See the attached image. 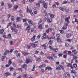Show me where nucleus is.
<instances>
[{
	"label": "nucleus",
	"instance_id": "f257e3e1",
	"mask_svg": "<svg viewBox=\"0 0 78 78\" xmlns=\"http://www.w3.org/2000/svg\"><path fill=\"white\" fill-rule=\"evenodd\" d=\"M38 3H37L36 4V6H40V4H41V3H43V5L44 6V8L46 9L47 8V4L45 2H44V1H39Z\"/></svg>",
	"mask_w": 78,
	"mask_h": 78
},
{
	"label": "nucleus",
	"instance_id": "f03ea898",
	"mask_svg": "<svg viewBox=\"0 0 78 78\" xmlns=\"http://www.w3.org/2000/svg\"><path fill=\"white\" fill-rule=\"evenodd\" d=\"M13 50L14 49H11L10 51L9 50H7L5 52L4 55L2 57V61H5V55H7V53H9V51L10 53H12Z\"/></svg>",
	"mask_w": 78,
	"mask_h": 78
},
{
	"label": "nucleus",
	"instance_id": "7ed1b4c3",
	"mask_svg": "<svg viewBox=\"0 0 78 78\" xmlns=\"http://www.w3.org/2000/svg\"><path fill=\"white\" fill-rule=\"evenodd\" d=\"M49 15L50 16V17L51 18H53L54 17V15L52 14L49 13L48 14V15L46 14L45 15V20H47V19H48V16Z\"/></svg>",
	"mask_w": 78,
	"mask_h": 78
},
{
	"label": "nucleus",
	"instance_id": "20e7f679",
	"mask_svg": "<svg viewBox=\"0 0 78 78\" xmlns=\"http://www.w3.org/2000/svg\"><path fill=\"white\" fill-rule=\"evenodd\" d=\"M70 74L68 73H65L63 74V77L65 78H67L68 76L70 77Z\"/></svg>",
	"mask_w": 78,
	"mask_h": 78
},
{
	"label": "nucleus",
	"instance_id": "39448f33",
	"mask_svg": "<svg viewBox=\"0 0 78 78\" xmlns=\"http://www.w3.org/2000/svg\"><path fill=\"white\" fill-rule=\"evenodd\" d=\"M59 9L60 10H61V11H66V12H69V9H66V8H63L62 7H60L59 8Z\"/></svg>",
	"mask_w": 78,
	"mask_h": 78
},
{
	"label": "nucleus",
	"instance_id": "423d86ee",
	"mask_svg": "<svg viewBox=\"0 0 78 78\" xmlns=\"http://www.w3.org/2000/svg\"><path fill=\"white\" fill-rule=\"evenodd\" d=\"M27 12H29V13H30L31 16H33L34 14H33V13L32 12V10L31 9H29V8L28 7H27Z\"/></svg>",
	"mask_w": 78,
	"mask_h": 78
},
{
	"label": "nucleus",
	"instance_id": "0eeeda50",
	"mask_svg": "<svg viewBox=\"0 0 78 78\" xmlns=\"http://www.w3.org/2000/svg\"><path fill=\"white\" fill-rule=\"evenodd\" d=\"M49 48L51 49V50H53L54 51L55 53V52H57L58 51V48H56L55 49H54V48H53L51 46H49Z\"/></svg>",
	"mask_w": 78,
	"mask_h": 78
},
{
	"label": "nucleus",
	"instance_id": "6e6552de",
	"mask_svg": "<svg viewBox=\"0 0 78 78\" xmlns=\"http://www.w3.org/2000/svg\"><path fill=\"white\" fill-rule=\"evenodd\" d=\"M71 55L73 56V59H75V62L76 63H78V60H77V58H78V57H77L75 55H74L73 54H72Z\"/></svg>",
	"mask_w": 78,
	"mask_h": 78
},
{
	"label": "nucleus",
	"instance_id": "1a4fd4ad",
	"mask_svg": "<svg viewBox=\"0 0 78 78\" xmlns=\"http://www.w3.org/2000/svg\"><path fill=\"white\" fill-rule=\"evenodd\" d=\"M14 54H16V56L17 58H19L20 56V53H18V51H15L14 52Z\"/></svg>",
	"mask_w": 78,
	"mask_h": 78
},
{
	"label": "nucleus",
	"instance_id": "9d476101",
	"mask_svg": "<svg viewBox=\"0 0 78 78\" xmlns=\"http://www.w3.org/2000/svg\"><path fill=\"white\" fill-rule=\"evenodd\" d=\"M46 35V33H44V35L41 37V39H45L48 38V36H47Z\"/></svg>",
	"mask_w": 78,
	"mask_h": 78
},
{
	"label": "nucleus",
	"instance_id": "9b49d317",
	"mask_svg": "<svg viewBox=\"0 0 78 78\" xmlns=\"http://www.w3.org/2000/svg\"><path fill=\"white\" fill-rule=\"evenodd\" d=\"M11 30H12V31L14 32L15 34H16L17 33V30L14 29L13 27H11Z\"/></svg>",
	"mask_w": 78,
	"mask_h": 78
},
{
	"label": "nucleus",
	"instance_id": "f8f14e48",
	"mask_svg": "<svg viewBox=\"0 0 78 78\" xmlns=\"http://www.w3.org/2000/svg\"><path fill=\"white\" fill-rule=\"evenodd\" d=\"M56 69L57 70H61V69H62V70H64V67L62 66H60L58 67H56Z\"/></svg>",
	"mask_w": 78,
	"mask_h": 78
},
{
	"label": "nucleus",
	"instance_id": "ddd939ff",
	"mask_svg": "<svg viewBox=\"0 0 78 78\" xmlns=\"http://www.w3.org/2000/svg\"><path fill=\"white\" fill-rule=\"evenodd\" d=\"M68 26V23H65V26H63V27H62V30H66V29H67V26Z\"/></svg>",
	"mask_w": 78,
	"mask_h": 78
},
{
	"label": "nucleus",
	"instance_id": "4468645a",
	"mask_svg": "<svg viewBox=\"0 0 78 78\" xmlns=\"http://www.w3.org/2000/svg\"><path fill=\"white\" fill-rule=\"evenodd\" d=\"M70 19V17L69 16L68 17H67L65 19V22H67V23H70V21L69 20V19Z\"/></svg>",
	"mask_w": 78,
	"mask_h": 78
},
{
	"label": "nucleus",
	"instance_id": "2eb2a0df",
	"mask_svg": "<svg viewBox=\"0 0 78 78\" xmlns=\"http://www.w3.org/2000/svg\"><path fill=\"white\" fill-rule=\"evenodd\" d=\"M30 45H31V46H32V47H37V44L34 43H30Z\"/></svg>",
	"mask_w": 78,
	"mask_h": 78
},
{
	"label": "nucleus",
	"instance_id": "dca6fc26",
	"mask_svg": "<svg viewBox=\"0 0 78 78\" xmlns=\"http://www.w3.org/2000/svg\"><path fill=\"white\" fill-rule=\"evenodd\" d=\"M36 38V35H33V37L31 38V40L32 42H33L35 41V38Z\"/></svg>",
	"mask_w": 78,
	"mask_h": 78
},
{
	"label": "nucleus",
	"instance_id": "f3484780",
	"mask_svg": "<svg viewBox=\"0 0 78 78\" xmlns=\"http://www.w3.org/2000/svg\"><path fill=\"white\" fill-rule=\"evenodd\" d=\"M67 66L68 67H70L71 69H73V66H72V65L71 64H70V63H68Z\"/></svg>",
	"mask_w": 78,
	"mask_h": 78
},
{
	"label": "nucleus",
	"instance_id": "a211bd4d",
	"mask_svg": "<svg viewBox=\"0 0 78 78\" xmlns=\"http://www.w3.org/2000/svg\"><path fill=\"white\" fill-rule=\"evenodd\" d=\"M28 22L30 25H33V21L32 20H28Z\"/></svg>",
	"mask_w": 78,
	"mask_h": 78
},
{
	"label": "nucleus",
	"instance_id": "6ab92c4d",
	"mask_svg": "<svg viewBox=\"0 0 78 78\" xmlns=\"http://www.w3.org/2000/svg\"><path fill=\"white\" fill-rule=\"evenodd\" d=\"M72 53H74V55H76L78 53V51H76V50H73L72 51Z\"/></svg>",
	"mask_w": 78,
	"mask_h": 78
},
{
	"label": "nucleus",
	"instance_id": "aec40b11",
	"mask_svg": "<svg viewBox=\"0 0 78 78\" xmlns=\"http://www.w3.org/2000/svg\"><path fill=\"white\" fill-rule=\"evenodd\" d=\"M0 34H5V32L4 31V30L2 29L0 31Z\"/></svg>",
	"mask_w": 78,
	"mask_h": 78
},
{
	"label": "nucleus",
	"instance_id": "412c9836",
	"mask_svg": "<svg viewBox=\"0 0 78 78\" xmlns=\"http://www.w3.org/2000/svg\"><path fill=\"white\" fill-rule=\"evenodd\" d=\"M52 69V68H51V67H48L46 68L45 70H51Z\"/></svg>",
	"mask_w": 78,
	"mask_h": 78
},
{
	"label": "nucleus",
	"instance_id": "4be33fe9",
	"mask_svg": "<svg viewBox=\"0 0 78 78\" xmlns=\"http://www.w3.org/2000/svg\"><path fill=\"white\" fill-rule=\"evenodd\" d=\"M26 59V62L27 64H28L29 62H31L32 61L30 59L27 58Z\"/></svg>",
	"mask_w": 78,
	"mask_h": 78
},
{
	"label": "nucleus",
	"instance_id": "5701e85b",
	"mask_svg": "<svg viewBox=\"0 0 78 78\" xmlns=\"http://www.w3.org/2000/svg\"><path fill=\"white\" fill-rule=\"evenodd\" d=\"M4 76H6V75L9 76V75H11V73H4Z\"/></svg>",
	"mask_w": 78,
	"mask_h": 78
},
{
	"label": "nucleus",
	"instance_id": "b1692460",
	"mask_svg": "<svg viewBox=\"0 0 78 78\" xmlns=\"http://www.w3.org/2000/svg\"><path fill=\"white\" fill-rule=\"evenodd\" d=\"M47 59H51V60H52L53 59V57L52 56H49L47 57Z\"/></svg>",
	"mask_w": 78,
	"mask_h": 78
},
{
	"label": "nucleus",
	"instance_id": "393cba45",
	"mask_svg": "<svg viewBox=\"0 0 78 78\" xmlns=\"http://www.w3.org/2000/svg\"><path fill=\"white\" fill-rule=\"evenodd\" d=\"M38 28L40 30H42V29L43 28H42V24H41L39 25Z\"/></svg>",
	"mask_w": 78,
	"mask_h": 78
},
{
	"label": "nucleus",
	"instance_id": "a878e982",
	"mask_svg": "<svg viewBox=\"0 0 78 78\" xmlns=\"http://www.w3.org/2000/svg\"><path fill=\"white\" fill-rule=\"evenodd\" d=\"M22 53L24 56H27V55H29V53H27V52H23Z\"/></svg>",
	"mask_w": 78,
	"mask_h": 78
},
{
	"label": "nucleus",
	"instance_id": "bb28decb",
	"mask_svg": "<svg viewBox=\"0 0 78 78\" xmlns=\"http://www.w3.org/2000/svg\"><path fill=\"white\" fill-rule=\"evenodd\" d=\"M42 47H43L44 48V49H46L47 48V46L46 45V44H43V45H41Z\"/></svg>",
	"mask_w": 78,
	"mask_h": 78
},
{
	"label": "nucleus",
	"instance_id": "cd10ccee",
	"mask_svg": "<svg viewBox=\"0 0 78 78\" xmlns=\"http://www.w3.org/2000/svg\"><path fill=\"white\" fill-rule=\"evenodd\" d=\"M48 44L49 45H52V44H53V41L52 40H50L49 41Z\"/></svg>",
	"mask_w": 78,
	"mask_h": 78
},
{
	"label": "nucleus",
	"instance_id": "c85d7f7f",
	"mask_svg": "<svg viewBox=\"0 0 78 78\" xmlns=\"http://www.w3.org/2000/svg\"><path fill=\"white\" fill-rule=\"evenodd\" d=\"M11 25H12V23L10 22L9 23H8L7 25V27L8 28L9 27H11Z\"/></svg>",
	"mask_w": 78,
	"mask_h": 78
},
{
	"label": "nucleus",
	"instance_id": "c756f323",
	"mask_svg": "<svg viewBox=\"0 0 78 78\" xmlns=\"http://www.w3.org/2000/svg\"><path fill=\"white\" fill-rule=\"evenodd\" d=\"M71 36H72L71 34H66V37L67 38H69V37H70Z\"/></svg>",
	"mask_w": 78,
	"mask_h": 78
},
{
	"label": "nucleus",
	"instance_id": "7c9ffc66",
	"mask_svg": "<svg viewBox=\"0 0 78 78\" xmlns=\"http://www.w3.org/2000/svg\"><path fill=\"white\" fill-rule=\"evenodd\" d=\"M23 78H28V76H27V75L24 74L23 75Z\"/></svg>",
	"mask_w": 78,
	"mask_h": 78
},
{
	"label": "nucleus",
	"instance_id": "2f4dec72",
	"mask_svg": "<svg viewBox=\"0 0 78 78\" xmlns=\"http://www.w3.org/2000/svg\"><path fill=\"white\" fill-rule=\"evenodd\" d=\"M41 59V57L39 56L37 59H36L37 61H39Z\"/></svg>",
	"mask_w": 78,
	"mask_h": 78
},
{
	"label": "nucleus",
	"instance_id": "473e14b6",
	"mask_svg": "<svg viewBox=\"0 0 78 78\" xmlns=\"http://www.w3.org/2000/svg\"><path fill=\"white\" fill-rule=\"evenodd\" d=\"M27 67V65L26 64H24L22 66V68H25V67Z\"/></svg>",
	"mask_w": 78,
	"mask_h": 78
},
{
	"label": "nucleus",
	"instance_id": "72a5a7b5",
	"mask_svg": "<svg viewBox=\"0 0 78 78\" xmlns=\"http://www.w3.org/2000/svg\"><path fill=\"white\" fill-rule=\"evenodd\" d=\"M46 20H47V21L48 22H51V21L52 20L51 18H50L49 19H47Z\"/></svg>",
	"mask_w": 78,
	"mask_h": 78
},
{
	"label": "nucleus",
	"instance_id": "f704fd0d",
	"mask_svg": "<svg viewBox=\"0 0 78 78\" xmlns=\"http://www.w3.org/2000/svg\"><path fill=\"white\" fill-rule=\"evenodd\" d=\"M55 38V36H52L51 37H49L48 38V39H54Z\"/></svg>",
	"mask_w": 78,
	"mask_h": 78
},
{
	"label": "nucleus",
	"instance_id": "c9c22d12",
	"mask_svg": "<svg viewBox=\"0 0 78 78\" xmlns=\"http://www.w3.org/2000/svg\"><path fill=\"white\" fill-rule=\"evenodd\" d=\"M7 5H8L9 8H11V7L12 6V4H9L8 3Z\"/></svg>",
	"mask_w": 78,
	"mask_h": 78
},
{
	"label": "nucleus",
	"instance_id": "e433bc0d",
	"mask_svg": "<svg viewBox=\"0 0 78 78\" xmlns=\"http://www.w3.org/2000/svg\"><path fill=\"white\" fill-rule=\"evenodd\" d=\"M18 8V5H15L14 6L13 9H16Z\"/></svg>",
	"mask_w": 78,
	"mask_h": 78
},
{
	"label": "nucleus",
	"instance_id": "4c0bfd02",
	"mask_svg": "<svg viewBox=\"0 0 78 78\" xmlns=\"http://www.w3.org/2000/svg\"><path fill=\"white\" fill-rule=\"evenodd\" d=\"M73 67L75 68L77 67V64L76 63H74L73 65Z\"/></svg>",
	"mask_w": 78,
	"mask_h": 78
},
{
	"label": "nucleus",
	"instance_id": "58836bf2",
	"mask_svg": "<svg viewBox=\"0 0 78 78\" xmlns=\"http://www.w3.org/2000/svg\"><path fill=\"white\" fill-rule=\"evenodd\" d=\"M76 72L75 71V70H74L73 69H72L71 71V73H75Z\"/></svg>",
	"mask_w": 78,
	"mask_h": 78
},
{
	"label": "nucleus",
	"instance_id": "ea45409f",
	"mask_svg": "<svg viewBox=\"0 0 78 78\" xmlns=\"http://www.w3.org/2000/svg\"><path fill=\"white\" fill-rule=\"evenodd\" d=\"M30 29H31V27H30V26H28V27L27 28V30L29 31Z\"/></svg>",
	"mask_w": 78,
	"mask_h": 78
},
{
	"label": "nucleus",
	"instance_id": "a19ab883",
	"mask_svg": "<svg viewBox=\"0 0 78 78\" xmlns=\"http://www.w3.org/2000/svg\"><path fill=\"white\" fill-rule=\"evenodd\" d=\"M11 37V34H9L8 35V38L9 39H10Z\"/></svg>",
	"mask_w": 78,
	"mask_h": 78
},
{
	"label": "nucleus",
	"instance_id": "79ce46f5",
	"mask_svg": "<svg viewBox=\"0 0 78 78\" xmlns=\"http://www.w3.org/2000/svg\"><path fill=\"white\" fill-rule=\"evenodd\" d=\"M11 19L12 20V21H14V17L13 16L11 17Z\"/></svg>",
	"mask_w": 78,
	"mask_h": 78
},
{
	"label": "nucleus",
	"instance_id": "37998d69",
	"mask_svg": "<svg viewBox=\"0 0 78 78\" xmlns=\"http://www.w3.org/2000/svg\"><path fill=\"white\" fill-rule=\"evenodd\" d=\"M20 20V17H17L16 18V22H17Z\"/></svg>",
	"mask_w": 78,
	"mask_h": 78
},
{
	"label": "nucleus",
	"instance_id": "c03bdc74",
	"mask_svg": "<svg viewBox=\"0 0 78 78\" xmlns=\"http://www.w3.org/2000/svg\"><path fill=\"white\" fill-rule=\"evenodd\" d=\"M57 42H61V40L60 39V38L59 37H58L57 39Z\"/></svg>",
	"mask_w": 78,
	"mask_h": 78
},
{
	"label": "nucleus",
	"instance_id": "a18cd8bd",
	"mask_svg": "<svg viewBox=\"0 0 78 78\" xmlns=\"http://www.w3.org/2000/svg\"><path fill=\"white\" fill-rule=\"evenodd\" d=\"M34 69H35V65L33 66V68L32 69V71H34Z\"/></svg>",
	"mask_w": 78,
	"mask_h": 78
},
{
	"label": "nucleus",
	"instance_id": "49530a36",
	"mask_svg": "<svg viewBox=\"0 0 78 78\" xmlns=\"http://www.w3.org/2000/svg\"><path fill=\"white\" fill-rule=\"evenodd\" d=\"M9 69L10 71H13V68L12 67H10Z\"/></svg>",
	"mask_w": 78,
	"mask_h": 78
},
{
	"label": "nucleus",
	"instance_id": "de8ad7c7",
	"mask_svg": "<svg viewBox=\"0 0 78 78\" xmlns=\"http://www.w3.org/2000/svg\"><path fill=\"white\" fill-rule=\"evenodd\" d=\"M44 66H45L44 65H42L40 66L39 67V69H41V68H42V67Z\"/></svg>",
	"mask_w": 78,
	"mask_h": 78
},
{
	"label": "nucleus",
	"instance_id": "09e8293b",
	"mask_svg": "<svg viewBox=\"0 0 78 78\" xmlns=\"http://www.w3.org/2000/svg\"><path fill=\"white\" fill-rule=\"evenodd\" d=\"M12 63V62H11V60H9V65H10V64H11Z\"/></svg>",
	"mask_w": 78,
	"mask_h": 78
},
{
	"label": "nucleus",
	"instance_id": "8fccbe9b",
	"mask_svg": "<svg viewBox=\"0 0 78 78\" xmlns=\"http://www.w3.org/2000/svg\"><path fill=\"white\" fill-rule=\"evenodd\" d=\"M4 3L3 2H1V6H4Z\"/></svg>",
	"mask_w": 78,
	"mask_h": 78
},
{
	"label": "nucleus",
	"instance_id": "3c124183",
	"mask_svg": "<svg viewBox=\"0 0 78 78\" xmlns=\"http://www.w3.org/2000/svg\"><path fill=\"white\" fill-rule=\"evenodd\" d=\"M40 37H41V34H40L37 36V38L39 39H40Z\"/></svg>",
	"mask_w": 78,
	"mask_h": 78
},
{
	"label": "nucleus",
	"instance_id": "603ef678",
	"mask_svg": "<svg viewBox=\"0 0 78 78\" xmlns=\"http://www.w3.org/2000/svg\"><path fill=\"white\" fill-rule=\"evenodd\" d=\"M59 31L60 33H64V30H60Z\"/></svg>",
	"mask_w": 78,
	"mask_h": 78
},
{
	"label": "nucleus",
	"instance_id": "864d4df0",
	"mask_svg": "<svg viewBox=\"0 0 78 78\" xmlns=\"http://www.w3.org/2000/svg\"><path fill=\"white\" fill-rule=\"evenodd\" d=\"M67 55H65L63 56V58H67Z\"/></svg>",
	"mask_w": 78,
	"mask_h": 78
},
{
	"label": "nucleus",
	"instance_id": "5fc2aeb1",
	"mask_svg": "<svg viewBox=\"0 0 78 78\" xmlns=\"http://www.w3.org/2000/svg\"><path fill=\"white\" fill-rule=\"evenodd\" d=\"M63 4H66L67 3V2L66 1H63Z\"/></svg>",
	"mask_w": 78,
	"mask_h": 78
},
{
	"label": "nucleus",
	"instance_id": "6e6d98bb",
	"mask_svg": "<svg viewBox=\"0 0 78 78\" xmlns=\"http://www.w3.org/2000/svg\"><path fill=\"white\" fill-rule=\"evenodd\" d=\"M69 46V44L67 43H65V47H68Z\"/></svg>",
	"mask_w": 78,
	"mask_h": 78
},
{
	"label": "nucleus",
	"instance_id": "4d7b16f0",
	"mask_svg": "<svg viewBox=\"0 0 78 78\" xmlns=\"http://www.w3.org/2000/svg\"><path fill=\"white\" fill-rule=\"evenodd\" d=\"M22 26L21 25H17V28H19V27H21Z\"/></svg>",
	"mask_w": 78,
	"mask_h": 78
},
{
	"label": "nucleus",
	"instance_id": "13d9d810",
	"mask_svg": "<svg viewBox=\"0 0 78 78\" xmlns=\"http://www.w3.org/2000/svg\"><path fill=\"white\" fill-rule=\"evenodd\" d=\"M18 70L20 72H22V69L21 68H19L18 69Z\"/></svg>",
	"mask_w": 78,
	"mask_h": 78
},
{
	"label": "nucleus",
	"instance_id": "bf43d9fd",
	"mask_svg": "<svg viewBox=\"0 0 78 78\" xmlns=\"http://www.w3.org/2000/svg\"><path fill=\"white\" fill-rule=\"evenodd\" d=\"M10 45H12L13 44V41H10Z\"/></svg>",
	"mask_w": 78,
	"mask_h": 78
},
{
	"label": "nucleus",
	"instance_id": "052dcab7",
	"mask_svg": "<svg viewBox=\"0 0 78 78\" xmlns=\"http://www.w3.org/2000/svg\"><path fill=\"white\" fill-rule=\"evenodd\" d=\"M52 7L53 8H56V5L54 4L52 5Z\"/></svg>",
	"mask_w": 78,
	"mask_h": 78
},
{
	"label": "nucleus",
	"instance_id": "680f3d73",
	"mask_svg": "<svg viewBox=\"0 0 78 78\" xmlns=\"http://www.w3.org/2000/svg\"><path fill=\"white\" fill-rule=\"evenodd\" d=\"M23 22H25L27 21V19H23Z\"/></svg>",
	"mask_w": 78,
	"mask_h": 78
},
{
	"label": "nucleus",
	"instance_id": "e2e57ef3",
	"mask_svg": "<svg viewBox=\"0 0 78 78\" xmlns=\"http://www.w3.org/2000/svg\"><path fill=\"white\" fill-rule=\"evenodd\" d=\"M7 17H8V18H9V17H11V15H10V14H9L8 15H7Z\"/></svg>",
	"mask_w": 78,
	"mask_h": 78
},
{
	"label": "nucleus",
	"instance_id": "0e129e2a",
	"mask_svg": "<svg viewBox=\"0 0 78 78\" xmlns=\"http://www.w3.org/2000/svg\"><path fill=\"white\" fill-rule=\"evenodd\" d=\"M66 41H68V42H71V40H70L69 39H68L66 40Z\"/></svg>",
	"mask_w": 78,
	"mask_h": 78
},
{
	"label": "nucleus",
	"instance_id": "69168bd1",
	"mask_svg": "<svg viewBox=\"0 0 78 78\" xmlns=\"http://www.w3.org/2000/svg\"><path fill=\"white\" fill-rule=\"evenodd\" d=\"M74 12L75 13H78V10H74Z\"/></svg>",
	"mask_w": 78,
	"mask_h": 78
},
{
	"label": "nucleus",
	"instance_id": "338daca9",
	"mask_svg": "<svg viewBox=\"0 0 78 78\" xmlns=\"http://www.w3.org/2000/svg\"><path fill=\"white\" fill-rule=\"evenodd\" d=\"M46 33H49V32H50V30H49L48 29L46 30Z\"/></svg>",
	"mask_w": 78,
	"mask_h": 78
},
{
	"label": "nucleus",
	"instance_id": "774afa93",
	"mask_svg": "<svg viewBox=\"0 0 78 78\" xmlns=\"http://www.w3.org/2000/svg\"><path fill=\"white\" fill-rule=\"evenodd\" d=\"M13 75L14 76H16V72H14Z\"/></svg>",
	"mask_w": 78,
	"mask_h": 78
}]
</instances>
